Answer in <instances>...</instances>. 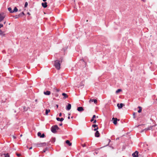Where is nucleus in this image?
<instances>
[{
    "label": "nucleus",
    "mask_w": 157,
    "mask_h": 157,
    "mask_svg": "<svg viewBox=\"0 0 157 157\" xmlns=\"http://www.w3.org/2000/svg\"><path fill=\"white\" fill-rule=\"evenodd\" d=\"M59 129L58 126L56 125H53L51 128V131L52 132L55 133L57 132L56 130Z\"/></svg>",
    "instance_id": "f257e3e1"
},
{
    "label": "nucleus",
    "mask_w": 157,
    "mask_h": 157,
    "mask_svg": "<svg viewBox=\"0 0 157 157\" xmlns=\"http://www.w3.org/2000/svg\"><path fill=\"white\" fill-rule=\"evenodd\" d=\"M59 62V61L56 60L55 62L54 65L57 70H59L60 69V64Z\"/></svg>",
    "instance_id": "f03ea898"
},
{
    "label": "nucleus",
    "mask_w": 157,
    "mask_h": 157,
    "mask_svg": "<svg viewBox=\"0 0 157 157\" xmlns=\"http://www.w3.org/2000/svg\"><path fill=\"white\" fill-rule=\"evenodd\" d=\"M46 145V143L44 142L40 143H37L36 144V146L37 147H40L43 146H45Z\"/></svg>",
    "instance_id": "7ed1b4c3"
},
{
    "label": "nucleus",
    "mask_w": 157,
    "mask_h": 157,
    "mask_svg": "<svg viewBox=\"0 0 157 157\" xmlns=\"http://www.w3.org/2000/svg\"><path fill=\"white\" fill-rule=\"evenodd\" d=\"M133 157H137L138 156V152L136 151L132 154Z\"/></svg>",
    "instance_id": "20e7f679"
},
{
    "label": "nucleus",
    "mask_w": 157,
    "mask_h": 157,
    "mask_svg": "<svg viewBox=\"0 0 157 157\" xmlns=\"http://www.w3.org/2000/svg\"><path fill=\"white\" fill-rule=\"evenodd\" d=\"M112 120H113V123L115 125L117 123V121H119V120H117V118H113Z\"/></svg>",
    "instance_id": "39448f33"
},
{
    "label": "nucleus",
    "mask_w": 157,
    "mask_h": 157,
    "mask_svg": "<svg viewBox=\"0 0 157 157\" xmlns=\"http://www.w3.org/2000/svg\"><path fill=\"white\" fill-rule=\"evenodd\" d=\"M71 108V105L69 103L68 104V105L66 106V109L67 110H70Z\"/></svg>",
    "instance_id": "423d86ee"
},
{
    "label": "nucleus",
    "mask_w": 157,
    "mask_h": 157,
    "mask_svg": "<svg viewBox=\"0 0 157 157\" xmlns=\"http://www.w3.org/2000/svg\"><path fill=\"white\" fill-rule=\"evenodd\" d=\"M92 127L95 128L94 129V131H97L98 128V125L96 124H93L92 126Z\"/></svg>",
    "instance_id": "0eeeda50"
},
{
    "label": "nucleus",
    "mask_w": 157,
    "mask_h": 157,
    "mask_svg": "<svg viewBox=\"0 0 157 157\" xmlns=\"http://www.w3.org/2000/svg\"><path fill=\"white\" fill-rule=\"evenodd\" d=\"M124 104L122 103H121L120 104L118 103L117 104V106L119 109H121V108H122L123 106H124Z\"/></svg>",
    "instance_id": "6e6552de"
},
{
    "label": "nucleus",
    "mask_w": 157,
    "mask_h": 157,
    "mask_svg": "<svg viewBox=\"0 0 157 157\" xmlns=\"http://www.w3.org/2000/svg\"><path fill=\"white\" fill-rule=\"evenodd\" d=\"M77 110L79 112H82L84 110V109L82 107H79L77 108Z\"/></svg>",
    "instance_id": "1a4fd4ad"
},
{
    "label": "nucleus",
    "mask_w": 157,
    "mask_h": 157,
    "mask_svg": "<svg viewBox=\"0 0 157 157\" xmlns=\"http://www.w3.org/2000/svg\"><path fill=\"white\" fill-rule=\"evenodd\" d=\"M95 136L96 137H99L100 136V134L98 131H96V132L95 134Z\"/></svg>",
    "instance_id": "9d476101"
},
{
    "label": "nucleus",
    "mask_w": 157,
    "mask_h": 157,
    "mask_svg": "<svg viewBox=\"0 0 157 157\" xmlns=\"http://www.w3.org/2000/svg\"><path fill=\"white\" fill-rule=\"evenodd\" d=\"M44 93L45 95H49L50 94L51 92L49 91H47L46 92L44 91Z\"/></svg>",
    "instance_id": "9b49d317"
},
{
    "label": "nucleus",
    "mask_w": 157,
    "mask_h": 157,
    "mask_svg": "<svg viewBox=\"0 0 157 157\" xmlns=\"http://www.w3.org/2000/svg\"><path fill=\"white\" fill-rule=\"evenodd\" d=\"M42 5L43 7L45 8H46L47 6V3L46 2H45L44 3H42Z\"/></svg>",
    "instance_id": "f8f14e48"
},
{
    "label": "nucleus",
    "mask_w": 157,
    "mask_h": 157,
    "mask_svg": "<svg viewBox=\"0 0 157 157\" xmlns=\"http://www.w3.org/2000/svg\"><path fill=\"white\" fill-rule=\"evenodd\" d=\"M89 101L90 103L91 101L94 102V103L96 104L97 103V100L96 99H90Z\"/></svg>",
    "instance_id": "ddd939ff"
},
{
    "label": "nucleus",
    "mask_w": 157,
    "mask_h": 157,
    "mask_svg": "<svg viewBox=\"0 0 157 157\" xmlns=\"http://www.w3.org/2000/svg\"><path fill=\"white\" fill-rule=\"evenodd\" d=\"M56 119L57 121H62L64 120V119L63 118H60L59 117H57Z\"/></svg>",
    "instance_id": "4468645a"
},
{
    "label": "nucleus",
    "mask_w": 157,
    "mask_h": 157,
    "mask_svg": "<svg viewBox=\"0 0 157 157\" xmlns=\"http://www.w3.org/2000/svg\"><path fill=\"white\" fill-rule=\"evenodd\" d=\"M4 16L2 14H0V22L4 18Z\"/></svg>",
    "instance_id": "2eb2a0df"
},
{
    "label": "nucleus",
    "mask_w": 157,
    "mask_h": 157,
    "mask_svg": "<svg viewBox=\"0 0 157 157\" xmlns=\"http://www.w3.org/2000/svg\"><path fill=\"white\" fill-rule=\"evenodd\" d=\"M66 143L69 146H70L71 145V143H70V141L68 140H67L66 141Z\"/></svg>",
    "instance_id": "dca6fc26"
},
{
    "label": "nucleus",
    "mask_w": 157,
    "mask_h": 157,
    "mask_svg": "<svg viewBox=\"0 0 157 157\" xmlns=\"http://www.w3.org/2000/svg\"><path fill=\"white\" fill-rule=\"evenodd\" d=\"M138 108H139V110H138V112L139 113H140V112H141L142 111V108L140 106H139L138 107Z\"/></svg>",
    "instance_id": "f3484780"
},
{
    "label": "nucleus",
    "mask_w": 157,
    "mask_h": 157,
    "mask_svg": "<svg viewBox=\"0 0 157 157\" xmlns=\"http://www.w3.org/2000/svg\"><path fill=\"white\" fill-rule=\"evenodd\" d=\"M50 109H46V112H45V114L46 115H48V113L50 112Z\"/></svg>",
    "instance_id": "a211bd4d"
},
{
    "label": "nucleus",
    "mask_w": 157,
    "mask_h": 157,
    "mask_svg": "<svg viewBox=\"0 0 157 157\" xmlns=\"http://www.w3.org/2000/svg\"><path fill=\"white\" fill-rule=\"evenodd\" d=\"M17 11H18L17 9V8L16 7H15L14 8V9H13V10L12 12L13 13L14 12H17Z\"/></svg>",
    "instance_id": "6ab92c4d"
},
{
    "label": "nucleus",
    "mask_w": 157,
    "mask_h": 157,
    "mask_svg": "<svg viewBox=\"0 0 157 157\" xmlns=\"http://www.w3.org/2000/svg\"><path fill=\"white\" fill-rule=\"evenodd\" d=\"M62 94L64 97V98H65L68 97L67 94L65 93H63Z\"/></svg>",
    "instance_id": "aec40b11"
},
{
    "label": "nucleus",
    "mask_w": 157,
    "mask_h": 157,
    "mask_svg": "<svg viewBox=\"0 0 157 157\" xmlns=\"http://www.w3.org/2000/svg\"><path fill=\"white\" fill-rule=\"evenodd\" d=\"M25 15V14L23 12H22L21 13H20L18 16L19 17H22L23 16Z\"/></svg>",
    "instance_id": "412c9836"
},
{
    "label": "nucleus",
    "mask_w": 157,
    "mask_h": 157,
    "mask_svg": "<svg viewBox=\"0 0 157 157\" xmlns=\"http://www.w3.org/2000/svg\"><path fill=\"white\" fill-rule=\"evenodd\" d=\"M156 125V124H155L154 125L148 127V128H149L148 129H149V130H151L152 129L153 127L155 126Z\"/></svg>",
    "instance_id": "4be33fe9"
},
{
    "label": "nucleus",
    "mask_w": 157,
    "mask_h": 157,
    "mask_svg": "<svg viewBox=\"0 0 157 157\" xmlns=\"http://www.w3.org/2000/svg\"><path fill=\"white\" fill-rule=\"evenodd\" d=\"M8 10L10 13H13V10H12V8L11 7H9L8 8Z\"/></svg>",
    "instance_id": "5701e85b"
},
{
    "label": "nucleus",
    "mask_w": 157,
    "mask_h": 157,
    "mask_svg": "<svg viewBox=\"0 0 157 157\" xmlns=\"http://www.w3.org/2000/svg\"><path fill=\"white\" fill-rule=\"evenodd\" d=\"M121 91V89H118L117 90H116V93L117 94L119 93V92Z\"/></svg>",
    "instance_id": "b1692460"
},
{
    "label": "nucleus",
    "mask_w": 157,
    "mask_h": 157,
    "mask_svg": "<svg viewBox=\"0 0 157 157\" xmlns=\"http://www.w3.org/2000/svg\"><path fill=\"white\" fill-rule=\"evenodd\" d=\"M55 138H52V139L51 141L52 142L54 143L55 141Z\"/></svg>",
    "instance_id": "393cba45"
},
{
    "label": "nucleus",
    "mask_w": 157,
    "mask_h": 157,
    "mask_svg": "<svg viewBox=\"0 0 157 157\" xmlns=\"http://www.w3.org/2000/svg\"><path fill=\"white\" fill-rule=\"evenodd\" d=\"M3 155H5V157H9V155L8 153L6 154H4Z\"/></svg>",
    "instance_id": "a878e982"
},
{
    "label": "nucleus",
    "mask_w": 157,
    "mask_h": 157,
    "mask_svg": "<svg viewBox=\"0 0 157 157\" xmlns=\"http://www.w3.org/2000/svg\"><path fill=\"white\" fill-rule=\"evenodd\" d=\"M41 133L40 132H39L37 133V135L38 136L40 137L41 136Z\"/></svg>",
    "instance_id": "bb28decb"
},
{
    "label": "nucleus",
    "mask_w": 157,
    "mask_h": 157,
    "mask_svg": "<svg viewBox=\"0 0 157 157\" xmlns=\"http://www.w3.org/2000/svg\"><path fill=\"white\" fill-rule=\"evenodd\" d=\"M48 148H46L45 149H44L43 151V152H46V151L47 150H48Z\"/></svg>",
    "instance_id": "cd10ccee"
},
{
    "label": "nucleus",
    "mask_w": 157,
    "mask_h": 157,
    "mask_svg": "<svg viewBox=\"0 0 157 157\" xmlns=\"http://www.w3.org/2000/svg\"><path fill=\"white\" fill-rule=\"evenodd\" d=\"M28 2H25V7H27V6H28Z\"/></svg>",
    "instance_id": "c85d7f7f"
},
{
    "label": "nucleus",
    "mask_w": 157,
    "mask_h": 157,
    "mask_svg": "<svg viewBox=\"0 0 157 157\" xmlns=\"http://www.w3.org/2000/svg\"><path fill=\"white\" fill-rule=\"evenodd\" d=\"M3 34L4 32L0 30V35H3Z\"/></svg>",
    "instance_id": "c756f323"
},
{
    "label": "nucleus",
    "mask_w": 157,
    "mask_h": 157,
    "mask_svg": "<svg viewBox=\"0 0 157 157\" xmlns=\"http://www.w3.org/2000/svg\"><path fill=\"white\" fill-rule=\"evenodd\" d=\"M45 136V135L44 133L42 134L40 136V138H44Z\"/></svg>",
    "instance_id": "7c9ffc66"
},
{
    "label": "nucleus",
    "mask_w": 157,
    "mask_h": 157,
    "mask_svg": "<svg viewBox=\"0 0 157 157\" xmlns=\"http://www.w3.org/2000/svg\"><path fill=\"white\" fill-rule=\"evenodd\" d=\"M149 128L148 127L147 128H145L144 129L142 130V132H143L144 130H149Z\"/></svg>",
    "instance_id": "2f4dec72"
},
{
    "label": "nucleus",
    "mask_w": 157,
    "mask_h": 157,
    "mask_svg": "<svg viewBox=\"0 0 157 157\" xmlns=\"http://www.w3.org/2000/svg\"><path fill=\"white\" fill-rule=\"evenodd\" d=\"M135 114L136 113H134L133 114V117L134 118H135Z\"/></svg>",
    "instance_id": "473e14b6"
},
{
    "label": "nucleus",
    "mask_w": 157,
    "mask_h": 157,
    "mask_svg": "<svg viewBox=\"0 0 157 157\" xmlns=\"http://www.w3.org/2000/svg\"><path fill=\"white\" fill-rule=\"evenodd\" d=\"M55 90H56V91L57 92H59L60 90L59 89H56Z\"/></svg>",
    "instance_id": "72a5a7b5"
},
{
    "label": "nucleus",
    "mask_w": 157,
    "mask_h": 157,
    "mask_svg": "<svg viewBox=\"0 0 157 157\" xmlns=\"http://www.w3.org/2000/svg\"><path fill=\"white\" fill-rule=\"evenodd\" d=\"M96 117V116H95V115H94L93 116V117H92V118H94Z\"/></svg>",
    "instance_id": "f704fd0d"
},
{
    "label": "nucleus",
    "mask_w": 157,
    "mask_h": 157,
    "mask_svg": "<svg viewBox=\"0 0 157 157\" xmlns=\"http://www.w3.org/2000/svg\"><path fill=\"white\" fill-rule=\"evenodd\" d=\"M16 155H17V156H21V154H20L17 153L16 154Z\"/></svg>",
    "instance_id": "c9c22d12"
},
{
    "label": "nucleus",
    "mask_w": 157,
    "mask_h": 157,
    "mask_svg": "<svg viewBox=\"0 0 157 157\" xmlns=\"http://www.w3.org/2000/svg\"><path fill=\"white\" fill-rule=\"evenodd\" d=\"M3 26V25L2 24H0V28L2 27Z\"/></svg>",
    "instance_id": "e433bc0d"
},
{
    "label": "nucleus",
    "mask_w": 157,
    "mask_h": 157,
    "mask_svg": "<svg viewBox=\"0 0 157 157\" xmlns=\"http://www.w3.org/2000/svg\"><path fill=\"white\" fill-rule=\"evenodd\" d=\"M82 146L83 147H84L86 146V145L85 144H83L82 145Z\"/></svg>",
    "instance_id": "4c0bfd02"
},
{
    "label": "nucleus",
    "mask_w": 157,
    "mask_h": 157,
    "mask_svg": "<svg viewBox=\"0 0 157 157\" xmlns=\"http://www.w3.org/2000/svg\"><path fill=\"white\" fill-rule=\"evenodd\" d=\"M96 120H94V122H93V123H96Z\"/></svg>",
    "instance_id": "58836bf2"
},
{
    "label": "nucleus",
    "mask_w": 157,
    "mask_h": 157,
    "mask_svg": "<svg viewBox=\"0 0 157 157\" xmlns=\"http://www.w3.org/2000/svg\"><path fill=\"white\" fill-rule=\"evenodd\" d=\"M61 116H62V113H59V117H60Z\"/></svg>",
    "instance_id": "ea45409f"
},
{
    "label": "nucleus",
    "mask_w": 157,
    "mask_h": 157,
    "mask_svg": "<svg viewBox=\"0 0 157 157\" xmlns=\"http://www.w3.org/2000/svg\"><path fill=\"white\" fill-rule=\"evenodd\" d=\"M94 119L92 118L90 120V121L91 122H92V121H94Z\"/></svg>",
    "instance_id": "a19ab883"
},
{
    "label": "nucleus",
    "mask_w": 157,
    "mask_h": 157,
    "mask_svg": "<svg viewBox=\"0 0 157 157\" xmlns=\"http://www.w3.org/2000/svg\"><path fill=\"white\" fill-rule=\"evenodd\" d=\"M32 147H30L29 148V149L30 150V149H32Z\"/></svg>",
    "instance_id": "79ce46f5"
},
{
    "label": "nucleus",
    "mask_w": 157,
    "mask_h": 157,
    "mask_svg": "<svg viewBox=\"0 0 157 157\" xmlns=\"http://www.w3.org/2000/svg\"><path fill=\"white\" fill-rule=\"evenodd\" d=\"M62 123H61V124H59L60 126H62Z\"/></svg>",
    "instance_id": "37998d69"
},
{
    "label": "nucleus",
    "mask_w": 157,
    "mask_h": 157,
    "mask_svg": "<svg viewBox=\"0 0 157 157\" xmlns=\"http://www.w3.org/2000/svg\"><path fill=\"white\" fill-rule=\"evenodd\" d=\"M56 106L57 108H58V105H56Z\"/></svg>",
    "instance_id": "c03bdc74"
},
{
    "label": "nucleus",
    "mask_w": 157,
    "mask_h": 157,
    "mask_svg": "<svg viewBox=\"0 0 157 157\" xmlns=\"http://www.w3.org/2000/svg\"><path fill=\"white\" fill-rule=\"evenodd\" d=\"M24 109L25 111H26L27 110V109H25V107H24Z\"/></svg>",
    "instance_id": "a18cd8bd"
},
{
    "label": "nucleus",
    "mask_w": 157,
    "mask_h": 157,
    "mask_svg": "<svg viewBox=\"0 0 157 157\" xmlns=\"http://www.w3.org/2000/svg\"><path fill=\"white\" fill-rule=\"evenodd\" d=\"M68 119H70V117L69 116H68Z\"/></svg>",
    "instance_id": "49530a36"
},
{
    "label": "nucleus",
    "mask_w": 157,
    "mask_h": 157,
    "mask_svg": "<svg viewBox=\"0 0 157 157\" xmlns=\"http://www.w3.org/2000/svg\"><path fill=\"white\" fill-rule=\"evenodd\" d=\"M47 0H43L44 2H45Z\"/></svg>",
    "instance_id": "de8ad7c7"
},
{
    "label": "nucleus",
    "mask_w": 157,
    "mask_h": 157,
    "mask_svg": "<svg viewBox=\"0 0 157 157\" xmlns=\"http://www.w3.org/2000/svg\"><path fill=\"white\" fill-rule=\"evenodd\" d=\"M27 13H28V14H29V15L30 14V13L29 12H28Z\"/></svg>",
    "instance_id": "09e8293b"
},
{
    "label": "nucleus",
    "mask_w": 157,
    "mask_h": 157,
    "mask_svg": "<svg viewBox=\"0 0 157 157\" xmlns=\"http://www.w3.org/2000/svg\"><path fill=\"white\" fill-rule=\"evenodd\" d=\"M68 114L69 115H70V113H68Z\"/></svg>",
    "instance_id": "8fccbe9b"
},
{
    "label": "nucleus",
    "mask_w": 157,
    "mask_h": 157,
    "mask_svg": "<svg viewBox=\"0 0 157 157\" xmlns=\"http://www.w3.org/2000/svg\"><path fill=\"white\" fill-rule=\"evenodd\" d=\"M37 101V100L36 99L35 100L36 101Z\"/></svg>",
    "instance_id": "3c124183"
}]
</instances>
